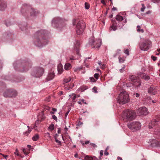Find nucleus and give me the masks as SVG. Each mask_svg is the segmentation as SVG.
<instances>
[{
	"label": "nucleus",
	"mask_w": 160,
	"mask_h": 160,
	"mask_svg": "<svg viewBox=\"0 0 160 160\" xmlns=\"http://www.w3.org/2000/svg\"><path fill=\"white\" fill-rule=\"evenodd\" d=\"M122 117L123 120L125 121H130L135 118L136 117V114L134 111L127 109L123 112Z\"/></svg>",
	"instance_id": "1"
},
{
	"label": "nucleus",
	"mask_w": 160,
	"mask_h": 160,
	"mask_svg": "<svg viewBox=\"0 0 160 160\" xmlns=\"http://www.w3.org/2000/svg\"><path fill=\"white\" fill-rule=\"evenodd\" d=\"M129 101V94L125 91L121 92L117 98L118 102L121 104H126L128 103Z\"/></svg>",
	"instance_id": "2"
},
{
	"label": "nucleus",
	"mask_w": 160,
	"mask_h": 160,
	"mask_svg": "<svg viewBox=\"0 0 160 160\" xmlns=\"http://www.w3.org/2000/svg\"><path fill=\"white\" fill-rule=\"evenodd\" d=\"M128 127L132 132H136L140 130L141 128V124L140 122L129 121L127 124Z\"/></svg>",
	"instance_id": "3"
},
{
	"label": "nucleus",
	"mask_w": 160,
	"mask_h": 160,
	"mask_svg": "<svg viewBox=\"0 0 160 160\" xmlns=\"http://www.w3.org/2000/svg\"><path fill=\"white\" fill-rule=\"evenodd\" d=\"M76 30V33L78 34H82L83 32L85 27V24L82 21H77Z\"/></svg>",
	"instance_id": "4"
},
{
	"label": "nucleus",
	"mask_w": 160,
	"mask_h": 160,
	"mask_svg": "<svg viewBox=\"0 0 160 160\" xmlns=\"http://www.w3.org/2000/svg\"><path fill=\"white\" fill-rule=\"evenodd\" d=\"M151 44V42L150 41H148L146 43L142 42L140 45V49L143 51H147L150 48V46Z\"/></svg>",
	"instance_id": "5"
},
{
	"label": "nucleus",
	"mask_w": 160,
	"mask_h": 160,
	"mask_svg": "<svg viewBox=\"0 0 160 160\" xmlns=\"http://www.w3.org/2000/svg\"><path fill=\"white\" fill-rule=\"evenodd\" d=\"M148 113V109L144 107L140 108L138 110V113L140 115H147Z\"/></svg>",
	"instance_id": "6"
},
{
	"label": "nucleus",
	"mask_w": 160,
	"mask_h": 160,
	"mask_svg": "<svg viewBox=\"0 0 160 160\" xmlns=\"http://www.w3.org/2000/svg\"><path fill=\"white\" fill-rule=\"evenodd\" d=\"M160 121V116L158 117L156 119L152 121L148 125L149 128H152L154 127L157 124V122Z\"/></svg>",
	"instance_id": "7"
},
{
	"label": "nucleus",
	"mask_w": 160,
	"mask_h": 160,
	"mask_svg": "<svg viewBox=\"0 0 160 160\" xmlns=\"http://www.w3.org/2000/svg\"><path fill=\"white\" fill-rule=\"evenodd\" d=\"M91 43L94 48H98L100 47L101 45V41L100 39L95 41L92 40Z\"/></svg>",
	"instance_id": "8"
},
{
	"label": "nucleus",
	"mask_w": 160,
	"mask_h": 160,
	"mask_svg": "<svg viewBox=\"0 0 160 160\" xmlns=\"http://www.w3.org/2000/svg\"><path fill=\"white\" fill-rule=\"evenodd\" d=\"M16 95V92L15 91L11 92L8 91L7 92L4 93V96L6 97H14Z\"/></svg>",
	"instance_id": "9"
},
{
	"label": "nucleus",
	"mask_w": 160,
	"mask_h": 160,
	"mask_svg": "<svg viewBox=\"0 0 160 160\" xmlns=\"http://www.w3.org/2000/svg\"><path fill=\"white\" fill-rule=\"evenodd\" d=\"M141 81L140 79L138 78L135 81H133L132 84L135 88H138L141 85Z\"/></svg>",
	"instance_id": "10"
},
{
	"label": "nucleus",
	"mask_w": 160,
	"mask_h": 160,
	"mask_svg": "<svg viewBox=\"0 0 160 160\" xmlns=\"http://www.w3.org/2000/svg\"><path fill=\"white\" fill-rule=\"evenodd\" d=\"M116 19L117 21H123V22L124 23H126L127 22V19L125 18H123L121 16L119 15H117L116 17Z\"/></svg>",
	"instance_id": "11"
},
{
	"label": "nucleus",
	"mask_w": 160,
	"mask_h": 160,
	"mask_svg": "<svg viewBox=\"0 0 160 160\" xmlns=\"http://www.w3.org/2000/svg\"><path fill=\"white\" fill-rule=\"evenodd\" d=\"M43 72L44 70L43 68H38L37 72L36 77H39L41 76L43 74Z\"/></svg>",
	"instance_id": "12"
},
{
	"label": "nucleus",
	"mask_w": 160,
	"mask_h": 160,
	"mask_svg": "<svg viewBox=\"0 0 160 160\" xmlns=\"http://www.w3.org/2000/svg\"><path fill=\"white\" fill-rule=\"evenodd\" d=\"M63 68L61 64H59L58 66V73L59 74H61L63 71Z\"/></svg>",
	"instance_id": "13"
},
{
	"label": "nucleus",
	"mask_w": 160,
	"mask_h": 160,
	"mask_svg": "<svg viewBox=\"0 0 160 160\" xmlns=\"http://www.w3.org/2000/svg\"><path fill=\"white\" fill-rule=\"evenodd\" d=\"M54 77V74L53 72L50 73L48 74L47 78V80H52Z\"/></svg>",
	"instance_id": "14"
},
{
	"label": "nucleus",
	"mask_w": 160,
	"mask_h": 160,
	"mask_svg": "<svg viewBox=\"0 0 160 160\" xmlns=\"http://www.w3.org/2000/svg\"><path fill=\"white\" fill-rule=\"evenodd\" d=\"M72 68V66L69 63H67L64 65V69L66 70H69Z\"/></svg>",
	"instance_id": "15"
},
{
	"label": "nucleus",
	"mask_w": 160,
	"mask_h": 160,
	"mask_svg": "<svg viewBox=\"0 0 160 160\" xmlns=\"http://www.w3.org/2000/svg\"><path fill=\"white\" fill-rule=\"evenodd\" d=\"M138 78H139L135 76L131 75L129 77V80L132 81L133 82V81H136Z\"/></svg>",
	"instance_id": "16"
},
{
	"label": "nucleus",
	"mask_w": 160,
	"mask_h": 160,
	"mask_svg": "<svg viewBox=\"0 0 160 160\" xmlns=\"http://www.w3.org/2000/svg\"><path fill=\"white\" fill-rule=\"evenodd\" d=\"M141 77L146 80H148L150 78V77L149 76L145 74H143L142 76Z\"/></svg>",
	"instance_id": "17"
},
{
	"label": "nucleus",
	"mask_w": 160,
	"mask_h": 160,
	"mask_svg": "<svg viewBox=\"0 0 160 160\" xmlns=\"http://www.w3.org/2000/svg\"><path fill=\"white\" fill-rule=\"evenodd\" d=\"M79 45L78 44L75 45V47L74 48V50L76 51L77 54L79 55Z\"/></svg>",
	"instance_id": "18"
},
{
	"label": "nucleus",
	"mask_w": 160,
	"mask_h": 160,
	"mask_svg": "<svg viewBox=\"0 0 160 160\" xmlns=\"http://www.w3.org/2000/svg\"><path fill=\"white\" fill-rule=\"evenodd\" d=\"M39 138V135L38 134H36L32 138V139L34 141H37L38 139Z\"/></svg>",
	"instance_id": "19"
},
{
	"label": "nucleus",
	"mask_w": 160,
	"mask_h": 160,
	"mask_svg": "<svg viewBox=\"0 0 160 160\" xmlns=\"http://www.w3.org/2000/svg\"><path fill=\"white\" fill-rule=\"evenodd\" d=\"M72 78L71 77H68V78H65L63 80L64 82L67 83L71 81Z\"/></svg>",
	"instance_id": "20"
},
{
	"label": "nucleus",
	"mask_w": 160,
	"mask_h": 160,
	"mask_svg": "<svg viewBox=\"0 0 160 160\" xmlns=\"http://www.w3.org/2000/svg\"><path fill=\"white\" fill-rule=\"evenodd\" d=\"M70 98H71L72 97V99L73 101H74L75 100L76 98V95L75 93H72L69 95Z\"/></svg>",
	"instance_id": "21"
},
{
	"label": "nucleus",
	"mask_w": 160,
	"mask_h": 160,
	"mask_svg": "<svg viewBox=\"0 0 160 160\" xmlns=\"http://www.w3.org/2000/svg\"><path fill=\"white\" fill-rule=\"evenodd\" d=\"M28 131L24 133V134L26 136H27L31 132L32 129L30 128L29 126H28Z\"/></svg>",
	"instance_id": "22"
},
{
	"label": "nucleus",
	"mask_w": 160,
	"mask_h": 160,
	"mask_svg": "<svg viewBox=\"0 0 160 160\" xmlns=\"http://www.w3.org/2000/svg\"><path fill=\"white\" fill-rule=\"evenodd\" d=\"M82 69L81 67H79L73 68L74 71L75 72H78Z\"/></svg>",
	"instance_id": "23"
},
{
	"label": "nucleus",
	"mask_w": 160,
	"mask_h": 160,
	"mask_svg": "<svg viewBox=\"0 0 160 160\" xmlns=\"http://www.w3.org/2000/svg\"><path fill=\"white\" fill-rule=\"evenodd\" d=\"M14 154L18 156H19L20 157L22 158L21 155L19 153V152L17 148L16 149L15 152H14Z\"/></svg>",
	"instance_id": "24"
},
{
	"label": "nucleus",
	"mask_w": 160,
	"mask_h": 160,
	"mask_svg": "<svg viewBox=\"0 0 160 160\" xmlns=\"http://www.w3.org/2000/svg\"><path fill=\"white\" fill-rule=\"evenodd\" d=\"M84 160H93V158L91 157L87 156L85 157Z\"/></svg>",
	"instance_id": "25"
},
{
	"label": "nucleus",
	"mask_w": 160,
	"mask_h": 160,
	"mask_svg": "<svg viewBox=\"0 0 160 160\" xmlns=\"http://www.w3.org/2000/svg\"><path fill=\"white\" fill-rule=\"evenodd\" d=\"M137 31L138 32H144V30L142 29H141V27L140 26H137Z\"/></svg>",
	"instance_id": "26"
},
{
	"label": "nucleus",
	"mask_w": 160,
	"mask_h": 160,
	"mask_svg": "<svg viewBox=\"0 0 160 160\" xmlns=\"http://www.w3.org/2000/svg\"><path fill=\"white\" fill-rule=\"evenodd\" d=\"M54 128V125L53 124H51L48 127V129L50 131L53 130Z\"/></svg>",
	"instance_id": "27"
},
{
	"label": "nucleus",
	"mask_w": 160,
	"mask_h": 160,
	"mask_svg": "<svg viewBox=\"0 0 160 160\" xmlns=\"http://www.w3.org/2000/svg\"><path fill=\"white\" fill-rule=\"evenodd\" d=\"M65 138L66 139V140H67V141H68L69 142H71L72 141L71 138L68 135H66Z\"/></svg>",
	"instance_id": "28"
},
{
	"label": "nucleus",
	"mask_w": 160,
	"mask_h": 160,
	"mask_svg": "<svg viewBox=\"0 0 160 160\" xmlns=\"http://www.w3.org/2000/svg\"><path fill=\"white\" fill-rule=\"evenodd\" d=\"M154 90V88L152 87H150L148 88V93H151L152 91Z\"/></svg>",
	"instance_id": "29"
},
{
	"label": "nucleus",
	"mask_w": 160,
	"mask_h": 160,
	"mask_svg": "<svg viewBox=\"0 0 160 160\" xmlns=\"http://www.w3.org/2000/svg\"><path fill=\"white\" fill-rule=\"evenodd\" d=\"M141 5L142 7L141 9V11L143 12L144 11V10L145 9L146 7L144 4L142 3Z\"/></svg>",
	"instance_id": "30"
},
{
	"label": "nucleus",
	"mask_w": 160,
	"mask_h": 160,
	"mask_svg": "<svg viewBox=\"0 0 160 160\" xmlns=\"http://www.w3.org/2000/svg\"><path fill=\"white\" fill-rule=\"evenodd\" d=\"M157 129L154 132L156 133V134H158L159 133L160 134V128L158 127H157Z\"/></svg>",
	"instance_id": "31"
},
{
	"label": "nucleus",
	"mask_w": 160,
	"mask_h": 160,
	"mask_svg": "<svg viewBox=\"0 0 160 160\" xmlns=\"http://www.w3.org/2000/svg\"><path fill=\"white\" fill-rule=\"evenodd\" d=\"M110 28L114 31H115L117 29V27L114 25H112L110 27Z\"/></svg>",
	"instance_id": "32"
},
{
	"label": "nucleus",
	"mask_w": 160,
	"mask_h": 160,
	"mask_svg": "<svg viewBox=\"0 0 160 160\" xmlns=\"http://www.w3.org/2000/svg\"><path fill=\"white\" fill-rule=\"evenodd\" d=\"M85 8L86 9H88L90 7L89 4L87 2H85Z\"/></svg>",
	"instance_id": "33"
},
{
	"label": "nucleus",
	"mask_w": 160,
	"mask_h": 160,
	"mask_svg": "<svg viewBox=\"0 0 160 160\" xmlns=\"http://www.w3.org/2000/svg\"><path fill=\"white\" fill-rule=\"evenodd\" d=\"M22 151H23V153L25 155H28V153H29L27 151V150L26 149H23Z\"/></svg>",
	"instance_id": "34"
},
{
	"label": "nucleus",
	"mask_w": 160,
	"mask_h": 160,
	"mask_svg": "<svg viewBox=\"0 0 160 160\" xmlns=\"http://www.w3.org/2000/svg\"><path fill=\"white\" fill-rule=\"evenodd\" d=\"M124 52L128 56L129 55V51L128 49H126L124 50Z\"/></svg>",
	"instance_id": "35"
},
{
	"label": "nucleus",
	"mask_w": 160,
	"mask_h": 160,
	"mask_svg": "<svg viewBox=\"0 0 160 160\" xmlns=\"http://www.w3.org/2000/svg\"><path fill=\"white\" fill-rule=\"evenodd\" d=\"M90 81L92 82H95L96 81L93 77H90Z\"/></svg>",
	"instance_id": "36"
},
{
	"label": "nucleus",
	"mask_w": 160,
	"mask_h": 160,
	"mask_svg": "<svg viewBox=\"0 0 160 160\" xmlns=\"http://www.w3.org/2000/svg\"><path fill=\"white\" fill-rule=\"evenodd\" d=\"M119 62H123L125 60V59L122 58H119Z\"/></svg>",
	"instance_id": "37"
},
{
	"label": "nucleus",
	"mask_w": 160,
	"mask_h": 160,
	"mask_svg": "<svg viewBox=\"0 0 160 160\" xmlns=\"http://www.w3.org/2000/svg\"><path fill=\"white\" fill-rule=\"evenodd\" d=\"M125 65H124L123 67L120 70V71L121 72H123L125 70Z\"/></svg>",
	"instance_id": "38"
},
{
	"label": "nucleus",
	"mask_w": 160,
	"mask_h": 160,
	"mask_svg": "<svg viewBox=\"0 0 160 160\" xmlns=\"http://www.w3.org/2000/svg\"><path fill=\"white\" fill-rule=\"evenodd\" d=\"M52 118L54 119V120H55L56 121H57V120H58V119H57V117H56V116H55V115H52Z\"/></svg>",
	"instance_id": "39"
},
{
	"label": "nucleus",
	"mask_w": 160,
	"mask_h": 160,
	"mask_svg": "<svg viewBox=\"0 0 160 160\" xmlns=\"http://www.w3.org/2000/svg\"><path fill=\"white\" fill-rule=\"evenodd\" d=\"M98 76L99 74L98 73H95L94 75V77L96 79L98 78Z\"/></svg>",
	"instance_id": "40"
},
{
	"label": "nucleus",
	"mask_w": 160,
	"mask_h": 160,
	"mask_svg": "<svg viewBox=\"0 0 160 160\" xmlns=\"http://www.w3.org/2000/svg\"><path fill=\"white\" fill-rule=\"evenodd\" d=\"M151 58L153 61H155L156 59L157 58L153 56H152L151 57Z\"/></svg>",
	"instance_id": "41"
},
{
	"label": "nucleus",
	"mask_w": 160,
	"mask_h": 160,
	"mask_svg": "<svg viewBox=\"0 0 160 160\" xmlns=\"http://www.w3.org/2000/svg\"><path fill=\"white\" fill-rule=\"evenodd\" d=\"M55 141L56 142L58 143V144L60 145H61V141H59V140H58L56 138L55 139Z\"/></svg>",
	"instance_id": "42"
},
{
	"label": "nucleus",
	"mask_w": 160,
	"mask_h": 160,
	"mask_svg": "<svg viewBox=\"0 0 160 160\" xmlns=\"http://www.w3.org/2000/svg\"><path fill=\"white\" fill-rule=\"evenodd\" d=\"M100 157L102 156L103 154V151L102 150H101L100 152Z\"/></svg>",
	"instance_id": "43"
},
{
	"label": "nucleus",
	"mask_w": 160,
	"mask_h": 160,
	"mask_svg": "<svg viewBox=\"0 0 160 160\" xmlns=\"http://www.w3.org/2000/svg\"><path fill=\"white\" fill-rule=\"evenodd\" d=\"M93 90L96 93L97 92V88L96 87H94L93 88Z\"/></svg>",
	"instance_id": "44"
},
{
	"label": "nucleus",
	"mask_w": 160,
	"mask_h": 160,
	"mask_svg": "<svg viewBox=\"0 0 160 160\" xmlns=\"http://www.w3.org/2000/svg\"><path fill=\"white\" fill-rule=\"evenodd\" d=\"M104 155L107 156L108 155L109 153L107 152V151H106V150H105V152H104Z\"/></svg>",
	"instance_id": "45"
},
{
	"label": "nucleus",
	"mask_w": 160,
	"mask_h": 160,
	"mask_svg": "<svg viewBox=\"0 0 160 160\" xmlns=\"http://www.w3.org/2000/svg\"><path fill=\"white\" fill-rule=\"evenodd\" d=\"M160 0H152V2L154 3L158 2Z\"/></svg>",
	"instance_id": "46"
},
{
	"label": "nucleus",
	"mask_w": 160,
	"mask_h": 160,
	"mask_svg": "<svg viewBox=\"0 0 160 160\" xmlns=\"http://www.w3.org/2000/svg\"><path fill=\"white\" fill-rule=\"evenodd\" d=\"M2 156L6 159H7L8 156V155H2Z\"/></svg>",
	"instance_id": "47"
},
{
	"label": "nucleus",
	"mask_w": 160,
	"mask_h": 160,
	"mask_svg": "<svg viewBox=\"0 0 160 160\" xmlns=\"http://www.w3.org/2000/svg\"><path fill=\"white\" fill-rule=\"evenodd\" d=\"M134 95H135L136 97L137 98L138 97L140 96L139 94L138 93H136L134 94Z\"/></svg>",
	"instance_id": "48"
},
{
	"label": "nucleus",
	"mask_w": 160,
	"mask_h": 160,
	"mask_svg": "<svg viewBox=\"0 0 160 160\" xmlns=\"http://www.w3.org/2000/svg\"><path fill=\"white\" fill-rule=\"evenodd\" d=\"M157 50L159 52L158 53H156V54L157 55H158L159 54H160V49H157Z\"/></svg>",
	"instance_id": "49"
},
{
	"label": "nucleus",
	"mask_w": 160,
	"mask_h": 160,
	"mask_svg": "<svg viewBox=\"0 0 160 160\" xmlns=\"http://www.w3.org/2000/svg\"><path fill=\"white\" fill-rule=\"evenodd\" d=\"M101 2L104 5H106V3L105 2V0H101Z\"/></svg>",
	"instance_id": "50"
},
{
	"label": "nucleus",
	"mask_w": 160,
	"mask_h": 160,
	"mask_svg": "<svg viewBox=\"0 0 160 160\" xmlns=\"http://www.w3.org/2000/svg\"><path fill=\"white\" fill-rule=\"evenodd\" d=\"M81 101L84 103L85 104H87V103L85 101V100L84 99H81Z\"/></svg>",
	"instance_id": "51"
},
{
	"label": "nucleus",
	"mask_w": 160,
	"mask_h": 160,
	"mask_svg": "<svg viewBox=\"0 0 160 160\" xmlns=\"http://www.w3.org/2000/svg\"><path fill=\"white\" fill-rule=\"evenodd\" d=\"M101 65L102 66L101 67V68L102 69H104L105 68V65L103 64Z\"/></svg>",
	"instance_id": "52"
},
{
	"label": "nucleus",
	"mask_w": 160,
	"mask_h": 160,
	"mask_svg": "<svg viewBox=\"0 0 160 160\" xmlns=\"http://www.w3.org/2000/svg\"><path fill=\"white\" fill-rule=\"evenodd\" d=\"M69 111H68V112H67L66 113H65V117H66L67 116L68 113H69Z\"/></svg>",
	"instance_id": "53"
},
{
	"label": "nucleus",
	"mask_w": 160,
	"mask_h": 160,
	"mask_svg": "<svg viewBox=\"0 0 160 160\" xmlns=\"http://www.w3.org/2000/svg\"><path fill=\"white\" fill-rule=\"evenodd\" d=\"M118 160H122V158L120 157H117Z\"/></svg>",
	"instance_id": "54"
},
{
	"label": "nucleus",
	"mask_w": 160,
	"mask_h": 160,
	"mask_svg": "<svg viewBox=\"0 0 160 160\" xmlns=\"http://www.w3.org/2000/svg\"><path fill=\"white\" fill-rule=\"evenodd\" d=\"M52 110L54 112H55L57 111V110L56 108H52Z\"/></svg>",
	"instance_id": "55"
},
{
	"label": "nucleus",
	"mask_w": 160,
	"mask_h": 160,
	"mask_svg": "<svg viewBox=\"0 0 160 160\" xmlns=\"http://www.w3.org/2000/svg\"><path fill=\"white\" fill-rule=\"evenodd\" d=\"M96 70L97 71L99 72L100 73H101V72L100 70L99 69V68L98 67L97 68Z\"/></svg>",
	"instance_id": "56"
},
{
	"label": "nucleus",
	"mask_w": 160,
	"mask_h": 160,
	"mask_svg": "<svg viewBox=\"0 0 160 160\" xmlns=\"http://www.w3.org/2000/svg\"><path fill=\"white\" fill-rule=\"evenodd\" d=\"M117 10V8L115 7H113L112 8V10L113 11H115Z\"/></svg>",
	"instance_id": "57"
},
{
	"label": "nucleus",
	"mask_w": 160,
	"mask_h": 160,
	"mask_svg": "<svg viewBox=\"0 0 160 160\" xmlns=\"http://www.w3.org/2000/svg\"><path fill=\"white\" fill-rule=\"evenodd\" d=\"M98 63L99 65H102V62L101 61H99L98 62Z\"/></svg>",
	"instance_id": "58"
},
{
	"label": "nucleus",
	"mask_w": 160,
	"mask_h": 160,
	"mask_svg": "<svg viewBox=\"0 0 160 160\" xmlns=\"http://www.w3.org/2000/svg\"><path fill=\"white\" fill-rule=\"evenodd\" d=\"M89 142V141H86L85 142V144H88Z\"/></svg>",
	"instance_id": "59"
},
{
	"label": "nucleus",
	"mask_w": 160,
	"mask_h": 160,
	"mask_svg": "<svg viewBox=\"0 0 160 160\" xmlns=\"http://www.w3.org/2000/svg\"><path fill=\"white\" fill-rule=\"evenodd\" d=\"M65 88L66 90H69V88H67V87L66 86H65Z\"/></svg>",
	"instance_id": "60"
},
{
	"label": "nucleus",
	"mask_w": 160,
	"mask_h": 160,
	"mask_svg": "<svg viewBox=\"0 0 160 160\" xmlns=\"http://www.w3.org/2000/svg\"><path fill=\"white\" fill-rule=\"evenodd\" d=\"M78 154L77 153H76L75 155H74V157H75V158H78Z\"/></svg>",
	"instance_id": "61"
},
{
	"label": "nucleus",
	"mask_w": 160,
	"mask_h": 160,
	"mask_svg": "<svg viewBox=\"0 0 160 160\" xmlns=\"http://www.w3.org/2000/svg\"><path fill=\"white\" fill-rule=\"evenodd\" d=\"M91 145L93 147H95L96 146V145L94 144H93V143L91 144Z\"/></svg>",
	"instance_id": "62"
},
{
	"label": "nucleus",
	"mask_w": 160,
	"mask_h": 160,
	"mask_svg": "<svg viewBox=\"0 0 160 160\" xmlns=\"http://www.w3.org/2000/svg\"><path fill=\"white\" fill-rule=\"evenodd\" d=\"M70 60H73L74 59V58L73 57H72V58H70Z\"/></svg>",
	"instance_id": "63"
},
{
	"label": "nucleus",
	"mask_w": 160,
	"mask_h": 160,
	"mask_svg": "<svg viewBox=\"0 0 160 160\" xmlns=\"http://www.w3.org/2000/svg\"><path fill=\"white\" fill-rule=\"evenodd\" d=\"M109 147L108 146L106 148L105 150L106 151H108V149H109Z\"/></svg>",
	"instance_id": "64"
}]
</instances>
